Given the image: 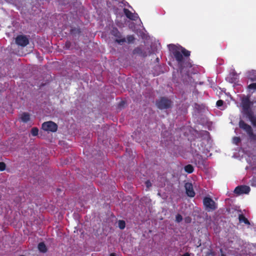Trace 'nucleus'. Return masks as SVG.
I'll list each match as a JSON object with an SVG mask.
<instances>
[{"label":"nucleus","instance_id":"5","mask_svg":"<svg viewBox=\"0 0 256 256\" xmlns=\"http://www.w3.org/2000/svg\"><path fill=\"white\" fill-rule=\"evenodd\" d=\"M203 204L205 210L208 212L213 211L217 208V205L215 202L208 196H205L204 198Z\"/></svg>","mask_w":256,"mask_h":256},{"label":"nucleus","instance_id":"2","mask_svg":"<svg viewBox=\"0 0 256 256\" xmlns=\"http://www.w3.org/2000/svg\"><path fill=\"white\" fill-rule=\"evenodd\" d=\"M242 113L252 124L256 121V116L252 109V102L248 97L243 98L242 100Z\"/></svg>","mask_w":256,"mask_h":256},{"label":"nucleus","instance_id":"15","mask_svg":"<svg viewBox=\"0 0 256 256\" xmlns=\"http://www.w3.org/2000/svg\"><path fill=\"white\" fill-rule=\"evenodd\" d=\"M238 220L240 223L244 222L246 224H250V222L243 214H239Z\"/></svg>","mask_w":256,"mask_h":256},{"label":"nucleus","instance_id":"31","mask_svg":"<svg viewBox=\"0 0 256 256\" xmlns=\"http://www.w3.org/2000/svg\"><path fill=\"white\" fill-rule=\"evenodd\" d=\"M125 104V102L123 101L121 102L119 104H118V107L119 108H122V107H123L124 106Z\"/></svg>","mask_w":256,"mask_h":256},{"label":"nucleus","instance_id":"18","mask_svg":"<svg viewBox=\"0 0 256 256\" xmlns=\"http://www.w3.org/2000/svg\"><path fill=\"white\" fill-rule=\"evenodd\" d=\"M80 28H72L70 30V33L74 36L78 35L80 34Z\"/></svg>","mask_w":256,"mask_h":256},{"label":"nucleus","instance_id":"24","mask_svg":"<svg viewBox=\"0 0 256 256\" xmlns=\"http://www.w3.org/2000/svg\"><path fill=\"white\" fill-rule=\"evenodd\" d=\"M126 226V223L124 220H119L118 222V226L120 229L123 230Z\"/></svg>","mask_w":256,"mask_h":256},{"label":"nucleus","instance_id":"23","mask_svg":"<svg viewBox=\"0 0 256 256\" xmlns=\"http://www.w3.org/2000/svg\"><path fill=\"white\" fill-rule=\"evenodd\" d=\"M126 39L128 43H132L134 40V38L133 35H128L127 36Z\"/></svg>","mask_w":256,"mask_h":256},{"label":"nucleus","instance_id":"28","mask_svg":"<svg viewBox=\"0 0 256 256\" xmlns=\"http://www.w3.org/2000/svg\"><path fill=\"white\" fill-rule=\"evenodd\" d=\"M6 168V164L4 162H0V171H3Z\"/></svg>","mask_w":256,"mask_h":256},{"label":"nucleus","instance_id":"6","mask_svg":"<svg viewBox=\"0 0 256 256\" xmlns=\"http://www.w3.org/2000/svg\"><path fill=\"white\" fill-rule=\"evenodd\" d=\"M42 128L44 131L56 132L58 130V126L52 121H48L42 124Z\"/></svg>","mask_w":256,"mask_h":256},{"label":"nucleus","instance_id":"37","mask_svg":"<svg viewBox=\"0 0 256 256\" xmlns=\"http://www.w3.org/2000/svg\"><path fill=\"white\" fill-rule=\"evenodd\" d=\"M221 256H225V254H221Z\"/></svg>","mask_w":256,"mask_h":256},{"label":"nucleus","instance_id":"20","mask_svg":"<svg viewBox=\"0 0 256 256\" xmlns=\"http://www.w3.org/2000/svg\"><path fill=\"white\" fill-rule=\"evenodd\" d=\"M154 70H158V71L154 72V76H158V75L160 74L162 72V68L160 66H154Z\"/></svg>","mask_w":256,"mask_h":256},{"label":"nucleus","instance_id":"34","mask_svg":"<svg viewBox=\"0 0 256 256\" xmlns=\"http://www.w3.org/2000/svg\"><path fill=\"white\" fill-rule=\"evenodd\" d=\"M252 126H254V127H256V121L253 123L252 124Z\"/></svg>","mask_w":256,"mask_h":256},{"label":"nucleus","instance_id":"19","mask_svg":"<svg viewBox=\"0 0 256 256\" xmlns=\"http://www.w3.org/2000/svg\"><path fill=\"white\" fill-rule=\"evenodd\" d=\"M238 75L236 74L234 72H232L230 74V82H235L236 80L238 79Z\"/></svg>","mask_w":256,"mask_h":256},{"label":"nucleus","instance_id":"1","mask_svg":"<svg viewBox=\"0 0 256 256\" xmlns=\"http://www.w3.org/2000/svg\"><path fill=\"white\" fill-rule=\"evenodd\" d=\"M169 50L171 51L172 55L178 63L180 72L182 73L184 67V64L187 67H191L192 65L190 62L184 63L185 58H187L190 56V52L186 50L185 48L180 46H176L174 44H170L168 46Z\"/></svg>","mask_w":256,"mask_h":256},{"label":"nucleus","instance_id":"9","mask_svg":"<svg viewBox=\"0 0 256 256\" xmlns=\"http://www.w3.org/2000/svg\"><path fill=\"white\" fill-rule=\"evenodd\" d=\"M250 188L248 186L242 185L236 186L234 190V192L238 194H248L250 192Z\"/></svg>","mask_w":256,"mask_h":256},{"label":"nucleus","instance_id":"35","mask_svg":"<svg viewBox=\"0 0 256 256\" xmlns=\"http://www.w3.org/2000/svg\"><path fill=\"white\" fill-rule=\"evenodd\" d=\"M110 256H116V254L114 253H112L110 254Z\"/></svg>","mask_w":256,"mask_h":256},{"label":"nucleus","instance_id":"13","mask_svg":"<svg viewBox=\"0 0 256 256\" xmlns=\"http://www.w3.org/2000/svg\"><path fill=\"white\" fill-rule=\"evenodd\" d=\"M248 78L252 82L256 81V70H252L248 72Z\"/></svg>","mask_w":256,"mask_h":256},{"label":"nucleus","instance_id":"7","mask_svg":"<svg viewBox=\"0 0 256 256\" xmlns=\"http://www.w3.org/2000/svg\"><path fill=\"white\" fill-rule=\"evenodd\" d=\"M112 34L116 38L115 42L120 44H122L126 42V39L123 37L121 32L117 29L114 28L111 32Z\"/></svg>","mask_w":256,"mask_h":256},{"label":"nucleus","instance_id":"30","mask_svg":"<svg viewBox=\"0 0 256 256\" xmlns=\"http://www.w3.org/2000/svg\"><path fill=\"white\" fill-rule=\"evenodd\" d=\"M146 184L148 188H149L150 186H152L150 180H147L146 182Z\"/></svg>","mask_w":256,"mask_h":256},{"label":"nucleus","instance_id":"27","mask_svg":"<svg viewBox=\"0 0 256 256\" xmlns=\"http://www.w3.org/2000/svg\"><path fill=\"white\" fill-rule=\"evenodd\" d=\"M249 90H256V83H252L248 86Z\"/></svg>","mask_w":256,"mask_h":256},{"label":"nucleus","instance_id":"22","mask_svg":"<svg viewBox=\"0 0 256 256\" xmlns=\"http://www.w3.org/2000/svg\"><path fill=\"white\" fill-rule=\"evenodd\" d=\"M241 140L240 137L234 136L233 138L232 142L233 143L236 144V145H238V144L240 142Z\"/></svg>","mask_w":256,"mask_h":256},{"label":"nucleus","instance_id":"25","mask_svg":"<svg viewBox=\"0 0 256 256\" xmlns=\"http://www.w3.org/2000/svg\"><path fill=\"white\" fill-rule=\"evenodd\" d=\"M182 220V217L180 214H177L176 216V220L178 222H180Z\"/></svg>","mask_w":256,"mask_h":256},{"label":"nucleus","instance_id":"21","mask_svg":"<svg viewBox=\"0 0 256 256\" xmlns=\"http://www.w3.org/2000/svg\"><path fill=\"white\" fill-rule=\"evenodd\" d=\"M38 129L36 127L32 128L30 131V133L33 136H36L38 134Z\"/></svg>","mask_w":256,"mask_h":256},{"label":"nucleus","instance_id":"4","mask_svg":"<svg viewBox=\"0 0 256 256\" xmlns=\"http://www.w3.org/2000/svg\"><path fill=\"white\" fill-rule=\"evenodd\" d=\"M239 126L246 132L252 140H256V134L254 133L250 126L246 124L243 120H240L239 122Z\"/></svg>","mask_w":256,"mask_h":256},{"label":"nucleus","instance_id":"11","mask_svg":"<svg viewBox=\"0 0 256 256\" xmlns=\"http://www.w3.org/2000/svg\"><path fill=\"white\" fill-rule=\"evenodd\" d=\"M124 12L125 16L130 20H136L138 18V14L132 12L129 10L124 8Z\"/></svg>","mask_w":256,"mask_h":256},{"label":"nucleus","instance_id":"3","mask_svg":"<svg viewBox=\"0 0 256 256\" xmlns=\"http://www.w3.org/2000/svg\"><path fill=\"white\" fill-rule=\"evenodd\" d=\"M156 104L160 110L168 109L172 108V102L166 97H161L156 101Z\"/></svg>","mask_w":256,"mask_h":256},{"label":"nucleus","instance_id":"16","mask_svg":"<svg viewBox=\"0 0 256 256\" xmlns=\"http://www.w3.org/2000/svg\"><path fill=\"white\" fill-rule=\"evenodd\" d=\"M38 250L42 252H47V248L44 242H41L38 244Z\"/></svg>","mask_w":256,"mask_h":256},{"label":"nucleus","instance_id":"29","mask_svg":"<svg viewBox=\"0 0 256 256\" xmlns=\"http://www.w3.org/2000/svg\"><path fill=\"white\" fill-rule=\"evenodd\" d=\"M236 238H237V237H236V236H235V235H234V234H232V238H231V237H229V238H228V242H233V240H236Z\"/></svg>","mask_w":256,"mask_h":256},{"label":"nucleus","instance_id":"8","mask_svg":"<svg viewBox=\"0 0 256 256\" xmlns=\"http://www.w3.org/2000/svg\"><path fill=\"white\" fill-rule=\"evenodd\" d=\"M16 43L18 46L24 47L29 44V40L26 36L18 35L16 38Z\"/></svg>","mask_w":256,"mask_h":256},{"label":"nucleus","instance_id":"17","mask_svg":"<svg viewBox=\"0 0 256 256\" xmlns=\"http://www.w3.org/2000/svg\"><path fill=\"white\" fill-rule=\"evenodd\" d=\"M184 169L185 172L188 174H192L194 170V166L190 164L186 166Z\"/></svg>","mask_w":256,"mask_h":256},{"label":"nucleus","instance_id":"26","mask_svg":"<svg viewBox=\"0 0 256 256\" xmlns=\"http://www.w3.org/2000/svg\"><path fill=\"white\" fill-rule=\"evenodd\" d=\"M224 104V102L222 100H220L216 102V105L217 107L220 108V106H223Z\"/></svg>","mask_w":256,"mask_h":256},{"label":"nucleus","instance_id":"36","mask_svg":"<svg viewBox=\"0 0 256 256\" xmlns=\"http://www.w3.org/2000/svg\"><path fill=\"white\" fill-rule=\"evenodd\" d=\"M156 60L158 62V61H159V58H156Z\"/></svg>","mask_w":256,"mask_h":256},{"label":"nucleus","instance_id":"10","mask_svg":"<svg viewBox=\"0 0 256 256\" xmlns=\"http://www.w3.org/2000/svg\"><path fill=\"white\" fill-rule=\"evenodd\" d=\"M186 194L188 196L193 198L195 196L196 193L194 190L193 186L192 183L186 182L184 184Z\"/></svg>","mask_w":256,"mask_h":256},{"label":"nucleus","instance_id":"32","mask_svg":"<svg viewBox=\"0 0 256 256\" xmlns=\"http://www.w3.org/2000/svg\"><path fill=\"white\" fill-rule=\"evenodd\" d=\"M181 256H190V254L188 252H186L184 254L182 255Z\"/></svg>","mask_w":256,"mask_h":256},{"label":"nucleus","instance_id":"33","mask_svg":"<svg viewBox=\"0 0 256 256\" xmlns=\"http://www.w3.org/2000/svg\"><path fill=\"white\" fill-rule=\"evenodd\" d=\"M70 42H66V46H70Z\"/></svg>","mask_w":256,"mask_h":256},{"label":"nucleus","instance_id":"12","mask_svg":"<svg viewBox=\"0 0 256 256\" xmlns=\"http://www.w3.org/2000/svg\"><path fill=\"white\" fill-rule=\"evenodd\" d=\"M133 54H138L144 58L147 56V53L146 52H144L142 50L140 47L136 48L132 51Z\"/></svg>","mask_w":256,"mask_h":256},{"label":"nucleus","instance_id":"14","mask_svg":"<svg viewBox=\"0 0 256 256\" xmlns=\"http://www.w3.org/2000/svg\"><path fill=\"white\" fill-rule=\"evenodd\" d=\"M20 119L24 122H27L30 120V115L27 112H23L20 116Z\"/></svg>","mask_w":256,"mask_h":256}]
</instances>
